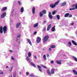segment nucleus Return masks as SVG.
<instances>
[{
  "mask_svg": "<svg viewBox=\"0 0 77 77\" xmlns=\"http://www.w3.org/2000/svg\"><path fill=\"white\" fill-rule=\"evenodd\" d=\"M48 35H46V36H45L44 38L43 39V42H46V41H47V40H48Z\"/></svg>",
  "mask_w": 77,
  "mask_h": 77,
  "instance_id": "1",
  "label": "nucleus"
},
{
  "mask_svg": "<svg viewBox=\"0 0 77 77\" xmlns=\"http://www.w3.org/2000/svg\"><path fill=\"white\" fill-rule=\"evenodd\" d=\"M3 30L4 33H6L7 32V27L6 26H5L3 28Z\"/></svg>",
  "mask_w": 77,
  "mask_h": 77,
  "instance_id": "2",
  "label": "nucleus"
},
{
  "mask_svg": "<svg viewBox=\"0 0 77 77\" xmlns=\"http://www.w3.org/2000/svg\"><path fill=\"white\" fill-rule=\"evenodd\" d=\"M48 17L51 20L53 19V16L51 15V12H49L48 13Z\"/></svg>",
  "mask_w": 77,
  "mask_h": 77,
  "instance_id": "3",
  "label": "nucleus"
},
{
  "mask_svg": "<svg viewBox=\"0 0 77 77\" xmlns=\"http://www.w3.org/2000/svg\"><path fill=\"white\" fill-rule=\"evenodd\" d=\"M32 12L33 14H35V7H34L32 8Z\"/></svg>",
  "mask_w": 77,
  "mask_h": 77,
  "instance_id": "4",
  "label": "nucleus"
},
{
  "mask_svg": "<svg viewBox=\"0 0 77 77\" xmlns=\"http://www.w3.org/2000/svg\"><path fill=\"white\" fill-rule=\"evenodd\" d=\"M6 13H2V14L1 15V17L2 18L5 17V16H6Z\"/></svg>",
  "mask_w": 77,
  "mask_h": 77,
  "instance_id": "5",
  "label": "nucleus"
},
{
  "mask_svg": "<svg viewBox=\"0 0 77 77\" xmlns=\"http://www.w3.org/2000/svg\"><path fill=\"white\" fill-rule=\"evenodd\" d=\"M50 7L52 9L54 8L55 7H56L54 5H53V4H51L50 5Z\"/></svg>",
  "mask_w": 77,
  "mask_h": 77,
  "instance_id": "6",
  "label": "nucleus"
},
{
  "mask_svg": "<svg viewBox=\"0 0 77 77\" xmlns=\"http://www.w3.org/2000/svg\"><path fill=\"white\" fill-rule=\"evenodd\" d=\"M51 48H49V51H51V48H55V46L54 45H52L50 46Z\"/></svg>",
  "mask_w": 77,
  "mask_h": 77,
  "instance_id": "7",
  "label": "nucleus"
},
{
  "mask_svg": "<svg viewBox=\"0 0 77 77\" xmlns=\"http://www.w3.org/2000/svg\"><path fill=\"white\" fill-rule=\"evenodd\" d=\"M40 41H41V38L39 37H38L37 39V42L39 43Z\"/></svg>",
  "mask_w": 77,
  "mask_h": 77,
  "instance_id": "8",
  "label": "nucleus"
},
{
  "mask_svg": "<svg viewBox=\"0 0 77 77\" xmlns=\"http://www.w3.org/2000/svg\"><path fill=\"white\" fill-rule=\"evenodd\" d=\"M0 33H3V26H1L0 27Z\"/></svg>",
  "mask_w": 77,
  "mask_h": 77,
  "instance_id": "9",
  "label": "nucleus"
},
{
  "mask_svg": "<svg viewBox=\"0 0 77 77\" xmlns=\"http://www.w3.org/2000/svg\"><path fill=\"white\" fill-rule=\"evenodd\" d=\"M56 69H52L51 70V73L52 74H54V71H55Z\"/></svg>",
  "mask_w": 77,
  "mask_h": 77,
  "instance_id": "10",
  "label": "nucleus"
},
{
  "mask_svg": "<svg viewBox=\"0 0 77 77\" xmlns=\"http://www.w3.org/2000/svg\"><path fill=\"white\" fill-rule=\"evenodd\" d=\"M72 58L73 60L75 61L76 62H77V58L75 57H74V56H72Z\"/></svg>",
  "mask_w": 77,
  "mask_h": 77,
  "instance_id": "11",
  "label": "nucleus"
},
{
  "mask_svg": "<svg viewBox=\"0 0 77 77\" xmlns=\"http://www.w3.org/2000/svg\"><path fill=\"white\" fill-rule=\"evenodd\" d=\"M51 27V24H50L48 25L47 29V31H49V30H50V29Z\"/></svg>",
  "mask_w": 77,
  "mask_h": 77,
  "instance_id": "12",
  "label": "nucleus"
},
{
  "mask_svg": "<svg viewBox=\"0 0 77 77\" xmlns=\"http://www.w3.org/2000/svg\"><path fill=\"white\" fill-rule=\"evenodd\" d=\"M74 6L75 7V9H77V4H74L72 6V7H73V8H74Z\"/></svg>",
  "mask_w": 77,
  "mask_h": 77,
  "instance_id": "13",
  "label": "nucleus"
},
{
  "mask_svg": "<svg viewBox=\"0 0 77 77\" xmlns=\"http://www.w3.org/2000/svg\"><path fill=\"white\" fill-rule=\"evenodd\" d=\"M39 23H38V22L34 24L33 25V27H37L38 26V24Z\"/></svg>",
  "mask_w": 77,
  "mask_h": 77,
  "instance_id": "14",
  "label": "nucleus"
},
{
  "mask_svg": "<svg viewBox=\"0 0 77 77\" xmlns=\"http://www.w3.org/2000/svg\"><path fill=\"white\" fill-rule=\"evenodd\" d=\"M72 42L74 44V45H77V43H76L75 41H74V40H72Z\"/></svg>",
  "mask_w": 77,
  "mask_h": 77,
  "instance_id": "15",
  "label": "nucleus"
},
{
  "mask_svg": "<svg viewBox=\"0 0 77 77\" xmlns=\"http://www.w3.org/2000/svg\"><path fill=\"white\" fill-rule=\"evenodd\" d=\"M26 59L27 62H31L30 59V58H29V57H27Z\"/></svg>",
  "mask_w": 77,
  "mask_h": 77,
  "instance_id": "16",
  "label": "nucleus"
},
{
  "mask_svg": "<svg viewBox=\"0 0 77 77\" xmlns=\"http://www.w3.org/2000/svg\"><path fill=\"white\" fill-rule=\"evenodd\" d=\"M69 15V13H67L65 14L64 15V17H68V16Z\"/></svg>",
  "mask_w": 77,
  "mask_h": 77,
  "instance_id": "17",
  "label": "nucleus"
},
{
  "mask_svg": "<svg viewBox=\"0 0 77 77\" xmlns=\"http://www.w3.org/2000/svg\"><path fill=\"white\" fill-rule=\"evenodd\" d=\"M7 9V7H5L3 8H2L1 10V11H6Z\"/></svg>",
  "mask_w": 77,
  "mask_h": 77,
  "instance_id": "18",
  "label": "nucleus"
},
{
  "mask_svg": "<svg viewBox=\"0 0 77 77\" xmlns=\"http://www.w3.org/2000/svg\"><path fill=\"white\" fill-rule=\"evenodd\" d=\"M47 72L49 75L51 76V73L50 72V70H47Z\"/></svg>",
  "mask_w": 77,
  "mask_h": 77,
  "instance_id": "19",
  "label": "nucleus"
},
{
  "mask_svg": "<svg viewBox=\"0 0 77 77\" xmlns=\"http://www.w3.org/2000/svg\"><path fill=\"white\" fill-rule=\"evenodd\" d=\"M51 31L52 32H54L55 31V26H54L51 29Z\"/></svg>",
  "mask_w": 77,
  "mask_h": 77,
  "instance_id": "20",
  "label": "nucleus"
},
{
  "mask_svg": "<svg viewBox=\"0 0 77 77\" xmlns=\"http://www.w3.org/2000/svg\"><path fill=\"white\" fill-rule=\"evenodd\" d=\"M30 63L31 65L32 66L34 67H35V68H36V65H35L34 64V63L32 62H30Z\"/></svg>",
  "mask_w": 77,
  "mask_h": 77,
  "instance_id": "21",
  "label": "nucleus"
},
{
  "mask_svg": "<svg viewBox=\"0 0 77 77\" xmlns=\"http://www.w3.org/2000/svg\"><path fill=\"white\" fill-rule=\"evenodd\" d=\"M27 41L28 42H29V44L31 45H32V43H31V41H30V40L29 39H27Z\"/></svg>",
  "mask_w": 77,
  "mask_h": 77,
  "instance_id": "22",
  "label": "nucleus"
},
{
  "mask_svg": "<svg viewBox=\"0 0 77 77\" xmlns=\"http://www.w3.org/2000/svg\"><path fill=\"white\" fill-rule=\"evenodd\" d=\"M60 1H58L57 2H56L54 4V5H55V6H56V5H57L59 3V2Z\"/></svg>",
  "mask_w": 77,
  "mask_h": 77,
  "instance_id": "23",
  "label": "nucleus"
},
{
  "mask_svg": "<svg viewBox=\"0 0 77 77\" xmlns=\"http://www.w3.org/2000/svg\"><path fill=\"white\" fill-rule=\"evenodd\" d=\"M20 23H17L16 24V28H18L20 26Z\"/></svg>",
  "mask_w": 77,
  "mask_h": 77,
  "instance_id": "24",
  "label": "nucleus"
},
{
  "mask_svg": "<svg viewBox=\"0 0 77 77\" xmlns=\"http://www.w3.org/2000/svg\"><path fill=\"white\" fill-rule=\"evenodd\" d=\"M67 45L68 47H71V42H69L67 44Z\"/></svg>",
  "mask_w": 77,
  "mask_h": 77,
  "instance_id": "25",
  "label": "nucleus"
},
{
  "mask_svg": "<svg viewBox=\"0 0 77 77\" xmlns=\"http://www.w3.org/2000/svg\"><path fill=\"white\" fill-rule=\"evenodd\" d=\"M43 14H46V11L45 10H43L41 11Z\"/></svg>",
  "mask_w": 77,
  "mask_h": 77,
  "instance_id": "26",
  "label": "nucleus"
},
{
  "mask_svg": "<svg viewBox=\"0 0 77 77\" xmlns=\"http://www.w3.org/2000/svg\"><path fill=\"white\" fill-rule=\"evenodd\" d=\"M20 12H24V8L22 7L20 9Z\"/></svg>",
  "mask_w": 77,
  "mask_h": 77,
  "instance_id": "27",
  "label": "nucleus"
},
{
  "mask_svg": "<svg viewBox=\"0 0 77 77\" xmlns=\"http://www.w3.org/2000/svg\"><path fill=\"white\" fill-rule=\"evenodd\" d=\"M39 16L40 17H42L43 16V14L41 11L39 13Z\"/></svg>",
  "mask_w": 77,
  "mask_h": 77,
  "instance_id": "28",
  "label": "nucleus"
},
{
  "mask_svg": "<svg viewBox=\"0 0 77 77\" xmlns=\"http://www.w3.org/2000/svg\"><path fill=\"white\" fill-rule=\"evenodd\" d=\"M43 57L44 60H46L47 58H46V55H45V54L44 55Z\"/></svg>",
  "mask_w": 77,
  "mask_h": 77,
  "instance_id": "29",
  "label": "nucleus"
},
{
  "mask_svg": "<svg viewBox=\"0 0 77 77\" xmlns=\"http://www.w3.org/2000/svg\"><path fill=\"white\" fill-rule=\"evenodd\" d=\"M56 62L57 64H60L62 63L60 61H56Z\"/></svg>",
  "mask_w": 77,
  "mask_h": 77,
  "instance_id": "30",
  "label": "nucleus"
},
{
  "mask_svg": "<svg viewBox=\"0 0 77 77\" xmlns=\"http://www.w3.org/2000/svg\"><path fill=\"white\" fill-rule=\"evenodd\" d=\"M56 13V10H55L53 11V12L52 13V15H55V14Z\"/></svg>",
  "mask_w": 77,
  "mask_h": 77,
  "instance_id": "31",
  "label": "nucleus"
},
{
  "mask_svg": "<svg viewBox=\"0 0 77 77\" xmlns=\"http://www.w3.org/2000/svg\"><path fill=\"white\" fill-rule=\"evenodd\" d=\"M73 72L76 75H77V72L75 70H73Z\"/></svg>",
  "mask_w": 77,
  "mask_h": 77,
  "instance_id": "32",
  "label": "nucleus"
},
{
  "mask_svg": "<svg viewBox=\"0 0 77 77\" xmlns=\"http://www.w3.org/2000/svg\"><path fill=\"white\" fill-rule=\"evenodd\" d=\"M66 2H64L63 3H62V6H65V5H66Z\"/></svg>",
  "mask_w": 77,
  "mask_h": 77,
  "instance_id": "33",
  "label": "nucleus"
},
{
  "mask_svg": "<svg viewBox=\"0 0 77 77\" xmlns=\"http://www.w3.org/2000/svg\"><path fill=\"white\" fill-rule=\"evenodd\" d=\"M29 76L31 77H35V75H33V73H32L29 75Z\"/></svg>",
  "mask_w": 77,
  "mask_h": 77,
  "instance_id": "34",
  "label": "nucleus"
},
{
  "mask_svg": "<svg viewBox=\"0 0 77 77\" xmlns=\"http://www.w3.org/2000/svg\"><path fill=\"white\" fill-rule=\"evenodd\" d=\"M57 18L58 20H60V16H59V15H57Z\"/></svg>",
  "mask_w": 77,
  "mask_h": 77,
  "instance_id": "35",
  "label": "nucleus"
},
{
  "mask_svg": "<svg viewBox=\"0 0 77 77\" xmlns=\"http://www.w3.org/2000/svg\"><path fill=\"white\" fill-rule=\"evenodd\" d=\"M28 57H30V56H31V53L30 52H29L28 53Z\"/></svg>",
  "mask_w": 77,
  "mask_h": 77,
  "instance_id": "36",
  "label": "nucleus"
},
{
  "mask_svg": "<svg viewBox=\"0 0 77 77\" xmlns=\"http://www.w3.org/2000/svg\"><path fill=\"white\" fill-rule=\"evenodd\" d=\"M47 23V21L45 20V21H44V22H43L42 24L43 25H44L45 24V23Z\"/></svg>",
  "mask_w": 77,
  "mask_h": 77,
  "instance_id": "37",
  "label": "nucleus"
},
{
  "mask_svg": "<svg viewBox=\"0 0 77 77\" xmlns=\"http://www.w3.org/2000/svg\"><path fill=\"white\" fill-rule=\"evenodd\" d=\"M14 9H13V10H12L11 11V15H13V12H14Z\"/></svg>",
  "mask_w": 77,
  "mask_h": 77,
  "instance_id": "38",
  "label": "nucleus"
},
{
  "mask_svg": "<svg viewBox=\"0 0 77 77\" xmlns=\"http://www.w3.org/2000/svg\"><path fill=\"white\" fill-rule=\"evenodd\" d=\"M75 9V8H70L69 10L70 11H72V10H74Z\"/></svg>",
  "mask_w": 77,
  "mask_h": 77,
  "instance_id": "39",
  "label": "nucleus"
},
{
  "mask_svg": "<svg viewBox=\"0 0 77 77\" xmlns=\"http://www.w3.org/2000/svg\"><path fill=\"white\" fill-rule=\"evenodd\" d=\"M43 32H45V31H46V28H44V29H43Z\"/></svg>",
  "mask_w": 77,
  "mask_h": 77,
  "instance_id": "40",
  "label": "nucleus"
},
{
  "mask_svg": "<svg viewBox=\"0 0 77 77\" xmlns=\"http://www.w3.org/2000/svg\"><path fill=\"white\" fill-rule=\"evenodd\" d=\"M38 68L40 69V68H41V66H38Z\"/></svg>",
  "mask_w": 77,
  "mask_h": 77,
  "instance_id": "41",
  "label": "nucleus"
},
{
  "mask_svg": "<svg viewBox=\"0 0 77 77\" xmlns=\"http://www.w3.org/2000/svg\"><path fill=\"white\" fill-rule=\"evenodd\" d=\"M14 77H16V73H14L13 74Z\"/></svg>",
  "mask_w": 77,
  "mask_h": 77,
  "instance_id": "42",
  "label": "nucleus"
},
{
  "mask_svg": "<svg viewBox=\"0 0 77 77\" xmlns=\"http://www.w3.org/2000/svg\"><path fill=\"white\" fill-rule=\"evenodd\" d=\"M72 17V15L71 14H69V17L70 18H71Z\"/></svg>",
  "mask_w": 77,
  "mask_h": 77,
  "instance_id": "43",
  "label": "nucleus"
},
{
  "mask_svg": "<svg viewBox=\"0 0 77 77\" xmlns=\"http://www.w3.org/2000/svg\"><path fill=\"white\" fill-rule=\"evenodd\" d=\"M18 3L19 5H21V3L20 1H18Z\"/></svg>",
  "mask_w": 77,
  "mask_h": 77,
  "instance_id": "44",
  "label": "nucleus"
},
{
  "mask_svg": "<svg viewBox=\"0 0 77 77\" xmlns=\"http://www.w3.org/2000/svg\"><path fill=\"white\" fill-rule=\"evenodd\" d=\"M12 69H13V67H11V69L9 70L10 71H12Z\"/></svg>",
  "mask_w": 77,
  "mask_h": 77,
  "instance_id": "45",
  "label": "nucleus"
},
{
  "mask_svg": "<svg viewBox=\"0 0 77 77\" xmlns=\"http://www.w3.org/2000/svg\"><path fill=\"white\" fill-rule=\"evenodd\" d=\"M20 34H19V35L17 36V38H20Z\"/></svg>",
  "mask_w": 77,
  "mask_h": 77,
  "instance_id": "46",
  "label": "nucleus"
},
{
  "mask_svg": "<svg viewBox=\"0 0 77 77\" xmlns=\"http://www.w3.org/2000/svg\"><path fill=\"white\" fill-rule=\"evenodd\" d=\"M42 66L43 68H45V69L47 68V67H46V66Z\"/></svg>",
  "mask_w": 77,
  "mask_h": 77,
  "instance_id": "47",
  "label": "nucleus"
},
{
  "mask_svg": "<svg viewBox=\"0 0 77 77\" xmlns=\"http://www.w3.org/2000/svg\"><path fill=\"white\" fill-rule=\"evenodd\" d=\"M51 63H54V61H53V60H52L51 62Z\"/></svg>",
  "mask_w": 77,
  "mask_h": 77,
  "instance_id": "48",
  "label": "nucleus"
},
{
  "mask_svg": "<svg viewBox=\"0 0 77 77\" xmlns=\"http://www.w3.org/2000/svg\"><path fill=\"white\" fill-rule=\"evenodd\" d=\"M0 74H3V72L2 71L0 72Z\"/></svg>",
  "mask_w": 77,
  "mask_h": 77,
  "instance_id": "49",
  "label": "nucleus"
},
{
  "mask_svg": "<svg viewBox=\"0 0 77 77\" xmlns=\"http://www.w3.org/2000/svg\"><path fill=\"white\" fill-rule=\"evenodd\" d=\"M39 71H40V72H42V69H39Z\"/></svg>",
  "mask_w": 77,
  "mask_h": 77,
  "instance_id": "50",
  "label": "nucleus"
},
{
  "mask_svg": "<svg viewBox=\"0 0 77 77\" xmlns=\"http://www.w3.org/2000/svg\"><path fill=\"white\" fill-rule=\"evenodd\" d=\"M36 33H37V32H34V35H36Z\"/></svg>",
  "mask_w": 77,
  "mask_h": 77,
  "instance_id": "51",
  "label": "nucleus"
},
{
  "mask_svg": "<svg viewBox=\"0 0 77 77\" xmlns=\"http://www.w3.org/2000/svg\"><path fill=\"white\" fill-rule=\"evenodd\" d=\"M26 75H29V73L28 72H27L26 73Z\"/></svg>",
  "mask_w": 77,
  "mask_h": 77,
  "instance_id": "52",
  "label": "nucleus"
},
{
  "mask_svg": "<svg viewBox=\"0 0 77 77\" xmlns=\"http://www.w3.org/2000/svg\"><path fill=\"white\" fill-rule=\"evenodd\" d=\"M34 57L35 59H36L37 58V57H36V56H34Z\"/></svg>",
  "mask_w": 77,
  "mask_h": 77,
  "instance_id": "53",
  "label": "nucleus"
},
{
  "mask_svg": "<svg viewBox=\"0 0 77 77\" xmlns=\"http://www.w3.org/2000/svg\"><path fill=\"white\" fill-rule=\"evenodd\" d=\"M9 51L10 53H12V51L11 50H10Z\"/></svg>",
  "mask_w": 77,
  "mask_h": 77,
  "instance_id": "54",
  "label": "nucleus"
},
{
  "mask_svg": "<svg viewBox=\"0 0 77 77\" xmlns=\"http://www.w3.org/2000/svg\"><path fill=\"white\" fill-rule=\"evenodd\" d=\"M71 25H72V26L73 25H74V23H71Z\"/></svg>",
  "mask_w": 77,
  "mask_h": 77,
  "instance_id": "55",
  "label": "nucleus"
},
{
  "mask_svg": "<svg viewBox=\"0 0 77 77\" xmlns=\"http://www.w3.org/2000/svg\"><path fill=\"white\" fill-rule=\"evenodd\" d=\"M11 59H12V60H13V59H14V57H11Z\"/></svg>",
  "mask_w": 77,
  "mask_h": 77,
  "instance_id": "56",
  "label": "nucleus"
},
{
  "mask_svg": "<svg viewBox=\"0 0 77 77\" xmlns=\"http://www.w3.org/2000/svg\"><path fill=\"white\" fill-rule=\"evenodd\" d=\"M9 68V67H8V66H6V68Z\"/></svg>",
  "mask_w": 77,
  "mask_h": 77,
  "instance_id": "57",
  "label": "nucleus"
},
{
  "mask_svg": "<svg viewBox=\"0 0 77 77\" xmlns=\"http://www.w3.org/2000/svg\"><path fill=\"white\" fill-rule=\"evenodd\" d=\"M47 55V57H49V54H48Z\"/></svg>",
  "mask_w": 77,
  "mask_h": 77,
  "instance_id": "58",
  "label": "nucleus"
},
{
  "mask_svg": "<svg viewBox=\"0 0 77 77\" xmlns=\"http://www.w3.org/2000/svg\"><path fill=\"white\" fill-rule=\"evenodd\" d=\"M20 74H22V73H21V72H20Z\"/></svg>",
  "mask_w": 77,
  "mask_h": 77,
  "instance_id": "59",
  "label": "nucleus"
},
{
  "mask_svg": "<svg viewBox=\"0 0 77 77\" xmlns=\"http://www.w3.org/2000/svg\"><path fill=\"white\" fill-rule=\"evenodd\" d=\"M31 1L32 2H33V0H31Z\"/></svg>",
  "mask_w": 77,
  "mask_h": 77,
  "instance_id": "60",
  "label": "nucleus"
},
{
  "mask_svg": "<svg viewBox=\"0 0 77 77\" xmlns=\"http://www.w3.org/2000/svg\"><path fill=\"white\" fill-rule=\"evenodd\" d=\"M10 21L11 22L12 21H11V19H10Z\"/></svg>",
  "mask_w": 77,
  "mask_h": 77,
  "instance_id": "61",
  "label": "nucleus"
},
{
  "mask_svg": "<svg viewBox=\"0 0 77 77\" xmlns=\"http://www.w3.org/2000/svg\"><path fill=\"white\" fill-rule=\"evenodd\" d=\"M3 0H0V1H2Z\"/></svg>",
  "mask_w": 77,
  "mask_h": 77,
  "instance_id": "62",
  "label": "nucleus"
},
{
  "mask_svg": "<svg viewBox=\"0 0 77 77\" xmlns=\"http://www.w3.org/2000/svg\"><path fill=\"white\" fill-rule=\"evenodd\" d=\"M11 77H12V75H11Z\"/></svg>",
  "mask_w": 77,
  "mask_h": 77,
  "instance_id": "63",
  "label": "nucleus"
},
{
  "mask_svg": "<svg viewBox=\"0 0 77 77\" xmlns=\"http://www.w3.org/2000/svg\"><path fill=\"white\" fill-rule=\"evenodd\" d=\"M11 77V76H9V77Z\"/></svg>",
  "mask_w": 77,
  "mask_h": 77,
  "instance_id": "64",
  "label": "nucleus"
}]
</instances>
